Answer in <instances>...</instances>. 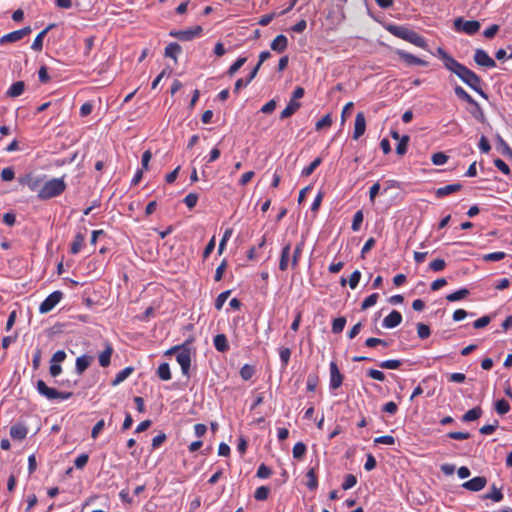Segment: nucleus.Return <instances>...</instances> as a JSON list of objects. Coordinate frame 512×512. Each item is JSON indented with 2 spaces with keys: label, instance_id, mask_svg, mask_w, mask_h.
Wrapping results in <instances>:
<instances>
[{
  "label": "nucleus",
  "instance_id": "obj_56",
  "mask_svg": "<svg viewBox=\"0 0 512 512\" xmlns=\"http://www.w3.org/2000/svg\"><path fill=\"white\" fill-rule=\"evenodd\" d=\"M446 266V262L443 259H435L429 264V268L434 272L442 271Z\"/></svg>",
  "mask_w": 512,
  "mask_h": 512
},
{
  "label": "nucleus",
  "instance_id": "obj_27",
  "mask_svg": "<svg viewBox=\"0 0 512 512\" xmlns=\"http://www.w3.org/2000/svg\"><path fill=\"white\" fill-rule=\"evenodd\" d=\"M182 48L176 42L169 43L165 48V56L177 61V56L181 53Z\"/></svg>",
  "mask_w": 512,
  "mask_h": 512
},
{
  "label": "nucleus",
  "instance_id": "obj_1",
  "mask_svg": "<svg viewBox=\"0 0 512 512\" xmlns=\"http://www.w3.org/2000/svg\"><path fill=\"white\" fill-rule=\"evenodd\" d=\"M433 55L442 60L446 69L455 73L465 84L487 99V94L481 88V78L475 72L459 63L441 47H438Z\"/></svg>",
  "mask_w": 512,
  "mask_h": 512
},
{
  "label": "nucleus",
  "instance_id": "obj_37",
  "mask_svg": "<svg viewBox=\"0 0 512 512\" xmlns=\"http://www.w3.org/2000/svg\"><path fill=\"white\" fill-rule=\"evenodd\" d=\"M483 499H491L494 502H500L503 499V494L493 485L491 491L483 495Z\"/></svg>",
  "mask_w": 512,
  "mask_h": 512
},
{
  "label": "nucleus",
  "instance_id": "obj_23",
  "mask_svg": "<svg viewBox=\"0 0 512 512\" xmlns=\"http://www.w3.org/2000/svg\"><path fill=\"white\" fill-rule=\"evenodd\" d=\"M213 344L218 352H226L229 350V344L226 335L217 334L213 339Z\"/></svg>",
  "mask_w": 512,
  "mask_h": 512
},
{
  "label": "nucleus",
  "instance_id": "obj_52",
  "mask_svg": "<svg viewBox=\"0 0 512 512\" xmlns=\"http://www.w3.org/2000/svg\"><path fill=\"white\" fill-rule=\"evenodd\" d=\"M230 293H231V291L227 290L218 295V297L216 298V301H215V308L217 310L222 309V307H223L224 303L226 302V300L228 299Z\"/></svg>",
  "mask_w": 512,
  "mask_h": 512
},
{
  "label": "nucleus",
  "instance_id": "obj_13",
  "mask_svg": "<svg viewBox=\"0 0 512 512\" xmlns=\"http://www.w3.org/2000/svg\"><path fill=\"white\" fill-rule=\"evenodd\" d=\"M454 92L457 95V97L473 105L476 111L479 112L481 116H483V111L480 105L461 86H456L454 88Z\"/></svg>",
  "mask_w": 512,
  "mask_h": 512
},
{
  "label": "nucleus",
  "instance_id": "obj_39",
  "mask_svg": "<svg viewBox=\"0 0 512 512\" xmlns=\"http://www.w3.org/2000/svg\"><path fill=\"white\" fill-rule=\"evenodd\" d=\"M379 367L382 369H398L402 365V361L398 359H390L380 362Z\"/></svg>",
  "mask_w": 512,
  "mask_h": 512
},
{
  "label": "nucleus",
  "instance_id": "obj_58",
  "mask_svg": "<svg viewBox=\"0 0 512 512\" xmlns=\"http://www.w3.org/2000/svg\"><path fill=\"white\" fill-rule=\"evenodd\" d=\"M490 321H491L490 316H488V315L482 316L481 318H479L473 322V327L475 329L484 328L490 323Z\"/></svg>",
  "mask_w": 512,
  "mask_h": 512
},
{
  "label": "nucleus",
  "instance_id": "obj_8",
  "mask_svg": "<svg viewBox=\"0 0 512 512\" xmlns=\"http://www.w3.org/2000/svg\"><path fill=\"white\" fill-rule=\"evenodd\" d=\"M329 372H330V383H329L330 389H333V390L338 389L342 385L344 377L340 373L336 362H334V361L330 362Z\"/></svg>",
  "mask_w": 512,
  "mask_h": 512
},
{
  "label": "nucleus",
  "instance_id": "obj_44",
  "mask_svg": "<svg viewBox=\"0 0 512 512\" xmlns=\"http://www.w3.org/2000/svg\"><path fill=\"white\" fill-rule=\"evenodd\" d=\"M409 142V136L404 135L396 146V153L398 155H404L407 152V145Z\"/></svg>",
  "mask_w": 512,
  "mask_h": 512
},
{
  "label": "nucleus",
  "instance_id": "obj_53",
  "mask_svg": "<svg viewBox=\"0 0 512 512\" xmlns=\"http://www.w3.org/2000/svg\"><path fill=\"white\" fill-rule=\"evenodd\" d=\"M357 483V478L353 474H347L345 476L344 482L342 483V488L344 490L351 489Z\"/></svg>",
  "mask_w": 512,
  "mask_h": 512
},
{
  "label": "nucleus",
  "instance_id": "obj_21",
  "mask_svg": "<svg viewBox=\"0 0 512 512\" xmlns=\"http://www.w3.org/2000/svg\"><path fill=\"white\" fill-rule=\"evenodd\" d=\"M461 188H462V185L459 184V183L449 184V185H446L444 187L438 188L436 190V192H435V195L438 198H442V197H445L447 195H450V194H453L455 192H458L459 190H461Z\"/></svg>",
  "mask_w": 512,
  "mask_h": 512
},
{
  "label": "nucleus",
  "instance_id": "obj_35",
  "mask_svg": "<svg viewBox=\"0 0 512 512\" xmlns=\"http://www.w3.org/2000/svg\"><path fill=\"white\" fill-rule=\"evenodd\" d=\"M469 295V290L466 288L459 289L453 293H450L446 296L447 301L455 302L464 299Z\"/></svg>",
  "mask_w": 512,
  "mask_h": 512
},
{
  "label": "nucleus",
  "instance_id": "obj_38",
  "mask_svg": "<svg viewBox=\"0 0 512 512\" xmlns=\"http://www.w3.org/2000/svg\"><path fill=\"white\" fill-rule=\"evenodd\" d=\"M321 163L322 159L320 157L315 158L307 167L302 170L301 175L305 177L310 176Z\"/></svg>",
  "mask_w": 512,
  "mask_h": 512
},
{
  "label": "nucleus",
  "instance_id": "obj_36",
  "mask_svg": "<svg viewBox=\"0 0 512 512\" xmlns=\"http://www.w3.org/2000/svg\"><path fill=\"white\" fill-rule=\"evenodd\" d=\"M24 184L28 186L31 191H39V187L42 183V179L39 177L28 176L24 181Z\"/></svg>",
  "mask_w": 512,
  "mask_h": 512
},
{
  "label": "nucleus",
  "instance_id": "obj_12",
  "mask_svg": "<svg viewBox=\"0 0 512 512\" xmlns=\"http://www.w3.org/2000/svg\"><path fill=\"white\" fill-rule=\"evenodd\" d=\"M397 55L409 65L427 66L428 62L408 53L404 50H397Z\"/></svg>",
  "mask_w": 512,
  "mask_h": 512
},
{
  "label": "nucleus",
  "instance_id": "obj_9",
  "mask_svg": "<svg viewBox=\"0 0 512 512\" xmlns=\"http://www.w3.org/2000/svg\"><path fill=\"white\" fill-rule=\"evenodd\" d=\"M474 61L479 66L493 68L496 66L495 61L483 49H476L474 53Z\"/></svg>",
  "mask_w": 512,
  "mask_h": 512
},
{
  "label": "nucleus",
  "instance_id": "obj_64",
  "mask_svg": "<svg viewBox=\"0 0 512 512\" xmlns=\"http://www.w3.org/2000/svg\"><path fill=\"white\" fill-rule=\"evenodd\" d=\"M89 460V456L87 454H80L74 461V465L77 469H82L85 467Z\"/></svg>",
  "mask_w": 512,
  "mask_h": 512
},
{
  "label": "nucleus",
  "instance_id": "obj_34",
  "mask_svg": "<svg viewBox=\"0 0 512 512\" xmlns=\"http://www.w3.org/2000/svg\"><path fill=\"white\" fill-rule=\"evenodd\" d=\"M157 376L163 380V381H168L171 379V371H170V366L168 363H162L159 365L158 369H157Z\"/></svg>",
  "mask_w": 512,
  "mask_h": 512
},
{
  "label": "nucleus",
  "instance_id": "obj_26",
  "mask_svg": "<svg viewBox=\"0 0 512 512\" xmlns=\"http://www.w3.org/2000/svg\"><path fill=\"white\" fill-rule=\"evenodd\" d=\"M25 90V83L23 81H17L13 83L10 88L7 90L6 94L8 97H18Z\"/></svg>",
  "mask_w": 512,
  "mask_h": 512
},
{
  "label": "nucleus",
  "instance_id": "obj_19",
  "mask_svg": "<svg viewBox=\"0 0 512 512\" xmlns=\"http://www.w3.org/2000/svg\"><path fill=\"white\" fill-rule=\"evenodd\" d=\"M287 46H288V40H287V37L283 34L276 36L270 45L271 49L278 53L284 52L286 50Z\"/></svg>",
  "mask_w": 512,
  "mask_h": 512
},
{
  "label": "nucleus",
  "instance_id": "obj_61",
  "mask_svg": "<svg viewBox=\"0 0 512 512\" xmlns=\"http://www.w3.org/2000/svg\"><path fill=\"white\" fill-rule=\"evenodd\" d=\"M197 201H198V195L195 194V193H189L188 195H186V197L184 198V203L186 204V206L190 209L194 208L197 204Z\"/></svg>",
  "mask_w": 512,
  "mask_h": 512
},
{
  "label": "nucleus",
  "instance_id": "obj_32",
  "mask_svg": "<svg viewBox=\"0 0 512 512\" xmlns=\"http://www.w3.org/2000/svg\"><path fill=\"white\" fill-rule=\"evenodd\" d=\"M133 371H134L133 367L124 368L123 370H121L120 372H118L116 374L114 380L112 381V384L114 386H116V385L122 383L124 380H126L132 374Z\"/></svg>",
  "mask_w": 512,
  "mask_h": 512
},
{
  "label": "nucleus",
  "instance_id": "obj_51",
  "mask_svg": "<svg viewBox=\"0 0 512 512\" xmlns=\"http://www.w3.org/2000/svg\"><path fill=\"white\" fill-rule=\"evenodd\" d=\"M434 165H444L448 161V156L443 152L434 153L431 157Z\"/></svg>",
  "mask_w": 512,
  "mask_h": 512
},
{
  "label": "nucleus",
  "instance_id": "obj_6",
  "mask_svg": "<svg viewBox=\"0 0 512 512\" xmlns=\"http://www.w3.org/2000/svg\"><path fill=\"white\" fill-rule=\"evenodd\" d=\"M454 27L458 31H463L468 35H473L480 29V23L476 20L465 21L463 18H456L454 21Z\"/></svg>",
  "mask_w": 512,
  "mask_h": 512
},
{
  "label": "nucleus",
  "instance_id": "obj_14",
  "mask_svg": "<svg viewBox=\"0 0 512 512\" xmlns=\"http://www.w3.org/2000/svg\"><path fill=\"white\" fill-rule=\"evenodd\" d=\"M402 322V315L399 311L393 310L389 315H387L383 320V327L385 328H395Z\"/></svg>",
  "mask_w": 512,
  "mask_h": 512
},
{
  "label": "nucleus",
  "instance_id": "obj_18",
  "mask_svg": "<svg viewBox=\"0 0 512 512\" xmlns=\"http://www.w3.org/2000/svg\"><path fill=\"white\" fill-rule=\"evenodd\" d=\"M202 33L201 26H195L190 29L180 30V41H191L194 38L200 36Z\"/></svg>",
  "mask_w": 512,
  "mask_h": 512
},
{
  "label": "nucleus",
  "instance_id": "obj_7",
  "mask_svg": "<svg viewBox=\"0 0 512 512\" xmlns=\"http://www.w3.org/2000/svg\"><path fill=\"white\" fill-rule=\"evenodd\" d=\"M30 32H31V28H30V26H27L22 29L7 33L0 38V44L3 45L6 43L17 42V41L21 40L22 38H24L26 35H28Z\"/></svg>",
  "mask_w": 512,
  "mask_h": 512
},
{
  "label": "nucleus",
  "instance_id": "obj_25",
  "mask_svg": "<svg viewBox=\"0 0 512 512\" xmlns=\"http://www.w3.org/2000/svg\"><path fill=\"white\" fill-rule=\"evenodd\" d=\"M300 107L301 104L299 102L294 101V99H290L286 108L281 112L280 118L286 119L292 116Z\"/></svg>",
  "mask_w": 512,
  "mask_h": 512
},
{
  "label": "nucleus",
  "instance_id": "obj_30",
  "mask_svg": "<svg viewBox=\"0 0 512 512\" xmlns=\"http://www.w3.org/2000/svg\"><path fill=\"white\" fill-rule=\"evenodd\" d=\"M407 42H409L417 47L423 48V49L427 48V42L424 39V37H422L421 35H419L418 33H416L413 30H412Z\"/></svg>",
  "mask_w": 512,
  "mask_h": 512
},
{
  "label": "nucleus",
  "instance_id": "obj_24",
  "mask_svg": "<svg viewBox=\"0 0 512 512\" xmlns=\"http://www.w3.org/2000/svg\"><path fill=\"white\" fill-rule=\"evenodd\" d=\"M54 27V24L48 25L44 30H42L34 39L31 49L34 51H41L43 48V39L45 35Z\"/></svg>",
  "mask_w": 512,
  "mask_h": 512
},
{
  "label": "nucleus",
  "instance_id": "obj_60",
  "mask_svg": "<svg viewBox=\"0 0 512 512\" xmlns=\"http://www.w3.org/2000/svg\"><path fill=\"white\" fill-rule=\"evenodd\" d=\"M272 474L271 469L265 464H261L257 469V477L265 479L268 478Z\"/></svg>",
  "mask_w": 512,
  "mask_h": 512
},
{
  "label": "nucleus",
  "instance_id": "obj_48",
  "mask_svg": "<svg viewBox=\"0 0 512 512\" xmlns=\"http://www.w3.org/2000/svg\"><path fill=\"white\" fill-rule=\"evenodd\" d=\"M232 233H233V230L231 228H227L222 236V239L219 243V247H218V254H222L224 249H225V246H226V243L227 241L230 239V237L232 236Z\"/></svg>",
  "mask_w": 512,
  "mask_h": 512
},
{
  "label": "nucleus",
  "instance_id": "obj_57",
  "mask_svg": "<svg viewBox=\"0 0 512 512\" xmlns=\"http://www.w3.org/2000/svg\"><path fill=\"white\" fill-rule=\"evenodd\" d=\"M360 279H361V272L359 270H355L350 275V278L348 281L350 288L355 289L358 286Z\"/></svg>",
  "mask_w": 512,
  "mask_h": 512
},
{
  "label": "nucleus",
  "instance_id": "obj_20",
  "mask_svg": "<svg viewBox=\"0 0 512 512\" xmlns=\"http://www.w3.org/2000/svg\"><path fill=\"white\" fill-rule=\"evenodd\" d=\"M93 360L92 356L82 355L76 359L75 370L77 374L81 375L90 366Z\"/></svg>",
  "mask_w": 512,
  "mask_h": 512
},
{
  "label": "nucleus",
  "instance_id": "obj_43",
  "mask_svg": "<svg viewBox=\"0 0 512 512\" xmlns=\"http://www.w3.org/2000/svg\"><path fill=\"white\" fill-rule=\"evenodd\" d=\"M295 459H301L306 453V445L303 442H297L292 450Z\"/></svg>",
  "mask_w": 512,
  "mask_h": 512
},
{
  "label": "nucleus",
  "instance_id": "obj_47",
  "mask_svg": "<svg viewBox=\"0 0 512 512\" xmlns=\"http://www.w3.org/2000/svg\"><path fill=\"white\" fill-rule=\"evenodd\" d=\"M378 293H373L369 295L361 304V309L366 310L372 306H374L378 300Z\"/></svg>",
  "mask_w": 512,
  "mask_h": 512
},
{
  "label": "nucleus",
  "instance_id": "obj_42",
  "mask_svg": "<svg viewBox=\"0 0 512 512\" xmlns=\"http://www.w3.org/2000/svg\"><path fill=\"white\" fill-rule=\"evenodd\" d=\"M346 325L345 317H338L332 323V332L335 334L341 333Z\"/></svg>",
  "mask_w": 512,
  "mask_h": 512
},
{
  "label": "nucleus",
  "instance_id": "obj_40",
  "mask_svg": "<svg viewBox=\"0 0 512 512\" xmlns=\"http://www.w3.org/2000/svg\"><path fill=\"white\" fill-rule=\"evenodd\" d=\"M247 61L246 57H239L227 70L229 76H233Z\"/></svg>",
  "mask_w": 512,
  "mask_h": 512
},
{
  "label": "nucleus",
  "instance_id": "obj_54",
  "mask_svg": "<svg viewBox=\"0 0 512 512\" xmlns=\"http://www.w3.org/2000/svg\"><path fill=\"white\" fill-rule=\"evenodd\" d=\"M254 374V368L248 364H245L241 369H240V376L242 377V379L244 380H249L252 378Z\"/></svg>",
  "mask_w": 512,
  "mask_h": 512
},
{
  "label": "nucleus",
  "instance_id": "obj_33",
  "mask_svg": "<svg viewBox=\"0 0 512 512\" xmlns=\"http://www.w3.org/2000/svg\"><path fill=\"white\" fill-rule=\"evenodd\" d=\"M306 477H307L306 486L308 487V489L315 490L318 486V479H317L315 468H310L308 470V472L306 473Z\"/></svg>",
  "mask_w": 512,
  "mask_h": 512
},
{
  "label": "nucleus",
  "instance_id": "obj_41",
  "mask_svg": "<svg viewBox=\"0 0 512 512\" xmlns=\"http://www.w3.org/2000/svg\"><path fill=\"white\" fill-rule=\"evenodd\" d=\"M495 410L498 414L504 415L510 410V405L505 399H500L495 402Z\"/></svg>",
  "mask_w": 512,
  "mask_h": 512
},
{
  "label": "nucleus",
  "instance_id": "obj_50",
  "mask_svg": "<svg viewBox=\"0 0 512 512\" xmlns=\"http://www.w3.org/2000/svg\"><path fill=\"white\" fill-rule=\"evenodd\" d=\"M417 334H418V337L421 339L428 338L431 334L429 326L424 323H418L417 324Z\"/></svg>",
  "mask_w": 512,
  "mask_h": 512
},
{
  "label": "nucleus",
  "instance_id": "obj_55",
  "mask_svg": "<svg viewBox=\"0 0 512 512\" xmlns=\"http://www.w3.org/2000/svg\"><path fill=\"white\" fill-rule=\"evenodd\" d=\"M363 222V213L362 211H357L353 216V221L351 228L353 231H358L361 223Z\"/></svg>",
  "mask_w": 512,
  "mask_h": 512
},
{
  "label": "nucleus",
  "instance_id": "obj_46",
  "mask_svg": "<svg viewBox=\"0 0 512 512\" xmlns=\"http://www.w3.org/2000/svg\"><path fill=\"white\" fill-rule=\"evenodd\" d=\"M365 345L369 348H374L377 345H382L384 347H388L389 342L386 340L380 339V338L371 337V338L366 339Z\"/></svg>",
  "mask_w": 512,
  "mask_h": 512
},
{
  "label": "nucleus",
  "instance_id": "obj_3",
  "mask_svg": "<svg viewBox=\"0 0 512 512\" xmlns=\"http://www.w3.org/2000/svg\"><path fill=\"white\" fill-rule=\"evenodd\" d=\"M66 189L64 178H53L46 181L37 193L41 200H47L61 195Z\"/></svg>",
  "mask_w": 512,
  "mask_h": 512
},
{
  "label": "nucleus",
  "instance_id": "obj_45",
  "mask_svg": "<svg viewBox=\"0 0 512 512\" xmlns=\"http://www.w3.org/2000/svg\"><path fill=\"white\" fill-rule=\"evenodd\" d=\"M279 357L283 367H286L289 363L291 357V350L287 347H282L279 349Z\"/></svg>",
  "mask_w": 512,
  "mask_h": 512
},
{
  "label": "nucleus",
  "instance_id": "obj_28",
  "mask_svg": "<svg viewBox=\"0 0 512 512\" xmlns=\"http://www.w3.org/2000/svg\"><path fill=\"white\" fill-rule=\"evenodd\" d=\"M84 241L85 235L83 233H77L71 243V253H79L83 247Z\"/></svg>",
  "mask_w": 512,
  "mask_h": 512
},
{
  "label": "nucleus",
  "instance_id": "obj_62",
  "mask_svg": "<svg viewBox=\"0 0 512 512\" xmlns=\"http://www.w3.org/2000/svg\"><path fill=\"white\" fill-rule=\"evenodd\" d=\"M375 444H385V445H393L395 443V438L391 435H384L374 439Z\"/></svg>",
  "mask_w": 512,
  "mask_h": 512
},
{
  "label": "nucleus",
  "instance_id": "obj_31",
  "mask_svg": "<svg viewBox=\"0 0 512 512\" xmlns=\"http://www.w3.org/2000/svg\"><path fill=\"white\" fill-rule=\"evenodd\" d=\"M496 141H497V148L501 152V154L512 158V149L507 144V142L500 135L496 136Z\"/></svg>",
  "mask_w": 512,
  "mask_h": 512
},
{
  "label": "nucleus",
  "instance_id": "obj_10",
  "mask_svg": "<svg viewBox=\"0 0 512 512\" xmlns=\"http://www.w3.org/2000/svg\"><path fill=\"white\" fill-rule=\"evenodd\" d=\"M487 484V480L483 476L474 477L462 484V487L473 492L482 490Z\"/></svg>",
  "mask_w": 512,
  "mask_h": 512
},
{
  "label": "nucleus",
  "instance_id": "obj_29",
  "mask_svg": "<svg viewBox=\"0 0 512 512\" xmlns=\"http://www.w3.org/2000/svg\"><path fill=\"white\" fill-rule=\"evenodd\" d=\"M482 415V409L479 406H476L470 410H468L463 416L462 421L464 422H470L477 420Z\"/></svg>",
  "mask_w": 512,
  "mask_h": 512
},
{
  "label": "nucleus",
  "instance_id": "obj_17",
  "mask_svg": "<svg viewBox=\"0 0 512 512\" xmlns=\"http://www.w3.org/2000/svg\"><path fill=\"white\" fill-rule=\"evenodd\" d=\"M113 347L110 343L105 344V349L99 354L98 360L101 367H108L111 362Z\"/></svg>",
  "mask_w": 512,
  "mask_h": 512
},
{
  "label": "nucleus",
  "instance_id": "obj_4",
  "mask_svg": "<svg viewBox=\"0 0 512 512\" xmlns=\"http://www.w3.org/2000/svg\"><path fill=\"white\" fill-rule=\"evenodd\" d=\"M36 390L41 396L47 398L48 400H67L73 395L72 392H60L55 388L48 387L43 380H38L36 382Z\"/></svg>",
  "mask_w": 512,
  "mask_h": 512
},
{
  "label": "nucleus",
  "instance_id": "obj_2",
  "mask_svg": "<svg viewBox=\"0 0 512 512\" xmlns=\"http://www.w3.org/2000/svg\"><path fill=\"white\" fill-rule=\"evenodd\" d=\"M167 355H176V360L181 367L182 374L186 377L190 375V366H191V349L190 342H185L181 345H176L170 348L167 352Z\"/></svg>",
  "mask_w": 512,
  "mask_h": 512
},
{
  "label": "nucleus",
  "instance_id": "obj_16",
  "mask_svg": "<svg viewBox=\"0 0 512 512\" xmlns=\"http://www.w3.org/2000/svg\"><path fill=\"white\" fill-rule=\"evenodd\" d=\"M290 255H291V244L287 243L283 246L281 255H280L279 269L281 271H286L288 269Z\"/></svg>",
  "mask_w": 512,
  "mask_h": 512
},
{
  "label": "nucleus",
  "instance_id": "obj_15",
  "mask_svg": "<svg viewBox=\"0 0 512 512\" xmlns=\"http://www.w3.org/2000/svg\"><path fill=\"white\" fill-rule=\"evenodd\" d=\"M387 30L395 37L403 39L405 41L408 40L412 30L400 25H389Z\"/></svg>",
  "mask_w": 512,
  "mask_h": 512
},
{
  "label": "nucleus",
  "instance_id": "obj_11",
  "mask_svg": "<svg viewBox=\"0 0 512 512\" xmlns=\"http://www.w3.org/2000/svg\"><path fill=\"white\" fill-rule=\"evenodd\" d=\"M366 130V120L363 112H358L355 118L354 123V132H353V138L355 140L359 139Z\"/></svg>",
  "mask_w": 512,
  "mask_h": 512
},
{
  "label": "nucleus",
  "instance_id": "obj_49",
  "mask_svg": "<svg viewBox=\"0 0 512 512\" xmlns=\"http://www.w3.org/2000/svg\"><path fill=\"white\" fill-rule=\"evenodd\" d=\"M269 488L266 486H260L256 489L254 497L256 500L264 501L268 498Z\"/></svg>",
  "mask_w": 512,
  "mask_h": 512
},
{
  "label": "nucleus",
  "instance_id": "obj_22",
  "mask_svg": "<svg viewBox=\"0 0 512 512\" xmlns=\"http://www.w3.org/2000/svg\"><path fill=\"white\" fill-rule=\"evenodd\" d=\"M27 433L28 429L22 424H16L10 428V436L14 440H23Z\"/></svg>",
  "mask_w": 512,
  "mask_h": 512
},
{
  "label": "nucleus",
  "instance_id": "obj_63",
  "mask_svg": "<svg viewBox=\"0 0 512 512\" xmlns=\"http://www.w3.org/2000/svg\"><path fill=\"white\" fill-rule=\"evenodd\" d=\"M506 254L504 252H492L483 256L485 261H500L504 259Z\"/></svg>",
  "mask_w": 512,
  "mask_h": 512
},
{
  "label": "nucleus",
  "instance_id": "obj_59",
  "mask_svg": "<svg viewBox=\"0 0 512 512\" xmlns=\"http://www.w3.org/2000/svg\"><path fill=\"white\" fill-rule=\"evenodd\" d=\"M332 124V118L329 114L322 117L319 121H317L315 128L316 130H320L324 127H329Z\"/></svg>",
  "mask_w": 512,
  "mask_h": 512
},
{
  "label": "nucleus",
  "instance_id": "obj_5",
  "mask_svg": "<svg viewBox=\"0 0 512 512\" xmlns=\"http://www.w3.org/2000/svg\"><path fill=\"white\" fill-rule=\"evenodd\" d=\"M63 293L61 291H54L48 295L39 306V312L46 314L53 310L55 306L62 300Z\"/></svg>",
  "mask_w": 512,
  "mask_h": 512
}]
</instances>
